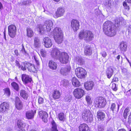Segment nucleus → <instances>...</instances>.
I'll list each match as a JSON object with an SVG mask.
<instances>
[{"mask_svg":"<svg viewBox=\"0 0 131 131\" xmlns=\"http://www.w3.org/2000/svg\"><path fill=\"white\" fill-rule=\"evenodd\" d=\"M9 107V104L8 103L4 102L0 106V112L4 113L8 111Z\"/></svg>","mask_w":131,"mask_h":131,"instance_id":"16","label":"nucleus"},{"mask_svg":"<svg viewBox=\"0 0 131 131\" xmlns=\"http://www.w3.org/2000/svg\"><path fill=\"white\" fill-rule=\"evenodd\" d=\"M73 94L76 98L80 99L84 95L85 92L82 89L77 88L74 90Z\"/></svg>","mask_w":131,"mask_h":131,"instance_id":"7","label":"nucleus"},{"mask_svg":"<svg viewBox=\"0 0 131 131\" xmlns=\"http://www.w3.org/2000/svg\"><path fill=\"white\" fill-rule=\"evenodd\" d=\"M118 81V79L116 77H114L112 80V82H116Z\"/></svg>","mask_w":131,"mask_h":131,"instance_id":"56","label":"nucleus"},{"mask_svg":"<svg viewBox=\"0 0 131 131\" xmlns=\"http://www.w3.org/2000/svg\"><path fill=\"white\" fill-rule=\"evenodd\" d=\"M80 26L79 23L77 20L73 19L71 22V27L74 31H77L79 29Z\"/></svg>","mask_w":131,"mask_h":131,"instance_id":"15","label":"nucleus"},{"mask_svg":"<svg viewBox=\"0 0 131 131\" xmlns=\"http://www.w3.org/2000/svg\"><path fill=\"white\" fill-rule=\"evenodd\" d=\"M106 131H114L112 128H109L107 129Z\"/></svg>","mask_w":131,"mask_h":131,"instance_id":"63","label":"nucleus"},{"mask_svg":"<svg viewBox=\"0 0 131 131\" xmlns=\"http://www.w3.org/2000/svg\"><path fill=\"white\" fill-rule=\"evenodd\" d=\"M53 23L51 20H47L45 23L44 25H40L39 26L40 31L41 32V31L46 30L47 31H50L52 28Z\"/></svg>","mask_w":131,"mask_h":131,"instance_id":"3","label":"nucleus"},{"mask_svg":"<svg viewBox=\"0 0 131 131\" xmlns=\"http://www.w3.org/2000/svg\"><path fill=\"white\" fill-rule=\"evenodd\" d=\"M29 1L27 0H24V1L23 2V4L24 5H25L28 4H29Z\"/></svg>","mask_w":131,"mask_h":131,"instance_id":"55","label":"nucleus"},{"mask_svg":"<svg viewBox=\"0 0 131 131\" xmlns=\"http://www.w3.org/2000/svg\"><path fill=\"white\" fill-rule=\"evenodd\" d=\"M58 117L59 119L61 121H64L65 120L64 114L63 113H60L58 114Z\"/></svg>","mask_w":131,"mask_h":131,"instance_id":"40","label":"nucleus"},{"mask_svg":"<svg viewBox=\"0 0 131 131\" xmlns=\"http://www.w3.org/2000/svg\"><path fill=\"white\" fill-rule=\"evenodd\" d=\"M64 100L66 102H70L71 100V97L70 95H67L65 96Z\"/></svg>","mask_w":131,"mask_h":131,"instance_id":"44","label":"nucleus"},{"mask_svg":"<svg viewBox=\"0 0 131 131\" xmlns=\"http://www.w3.org/2000/svg\"><path fill=\"white\" fill-rule=\"evenodd\" d=\"M52 96L54 99H59L60 96L61 94L59 90L57 89L54 90L52 92Z\"/></svg>","mask_w":131,"mask_h":131,"instance_id":"23","label":"nucleus"},{"mask_svg":"<svg viewBox=\"0 0 131 131\" xmlns=\"http://www.w3.org/2000/svg\"><path fill=\"white\" fill-rule=\"evenodd\" d=\"M21 52H22V53L23 54H26V52L25 49V48H24V46L23 45V46L22 47V49H21Z\"/></svg>","mask_w":131,"mask_h":131,"instance_id":"54","label":"nucleus"},{"mask_svg":"<svg viewBox=\"0 0 131 131\" xmlns=\"http://www.w3.org/2000/svg\"><path fill=\"white\" fill-rule=\"evenodd\" d=\"M49 68L52 70H56L57 68V63L52 60H50L48 63Z\"/></svg>","mask_w":131,"mask_h":131,"instance_id":"27","label":"nucleus"},{"mask_svg":"<svg viewBox=\"0 0 131 131\" xmlns=\"http://www.w3.org/2000/svg\"><path fill=\"white\" fill-rule=\"evenodd\" d=\"M65 12L64 9L62 7L59 8L56 13V18L62 16Z\"/></svg>","mask_w":131,"mask_h":131,"instance_id":"24","label":"nucleus"},{"mask_svg":"<svg viewBox=\"0 0 131 131\" xmlns=\"http://www.w3.org/2000/svg\"><path fill=\"white\" fill-rule=\"evenodd\" d=\"M21 80L23 83L25 85H26L28 83H31L32 81V78L31 77L25 74L22 75Z\"/></svg>","mask_w":131,"mask_h":131,"instance_id":"11","label":"nucleus"},{"mask_svg":"<svg viewBox=\"0 0 131 131\" xmlns=\"http://www.w3.org/2000/svg\"><path fill=\"white\" fill-rule=\"evenodd\" d=\"M54 37L56 42L60 44L63 41V34L61 29L58 27L55 28L53 31Z\"/></svg>","mask_w":131,"mask_h":131,"instance_id":"2","label":"nucleus"},{"mask_svg":"<svg viewBox=\"0 0 131 131\" xmlns=\"http://www.w3.org/2000/svg\"><path fill=\"white\" fill-rule=\"evenodd\" d=\"M103 27V31L107 35L113 37L116 35L117 32L116 28L110 21L105 22Z\"/></svg>","mask_w":131,"mask_h":131,"instance_id":"1","label":"nucleus"},{"mask_svg":"<svg viewBox=\"0 0 131 131\" xmlns=\"http://www.w3.org/2000/svg\"><path fill=\"white\" fill-rule=\"evenodd\" d=\"M79 131H90L89 128L86 124H81L79 127Z\"/></svg>","mask_w":131,"mask_h":131,"instance_id":"25","label":"nucleus"},{"mask_svg":"<svg viewBox=\"0 0 131 131\" xmlns=\"http://www.w3.org/2000/svg\"><path fill=\"white\" fill-rule=\"evenodd\" d=\"M128 30L129 31L130 33H131V25H130L129 27L128 28Z\"/></svg>","mask_w":131,"mask_h":131,"instance_id":"64","label":"nucleus"},{"mask_svg":"<svg viewBox=\"0 0 131 131\" xmlns=\"http://www.w3.org/2000/svg\"><path fill=\"white\" fill-rule=\"evenodd\" d=\"M34 58L35 59L36 64L38 66L39 65V62L38 59L36 56H34Z\"/></svg>","mask_w":131,"mask_h":131,"instance_id":"49","label":"nucleus"},{"mask_svg":"<svg viewBox=\"0 0 131 131\" xmlns=\"http://www.w3.org/2000/svg\"><path fill=\"white\" fill-rule=\"evenodd\" d=\"M123 5L125 9H127V10H129L130 9L129 6L127 5L126 2H123Z\"/></svg>","mask_w":131,"mask_h":131,"instance_id":"47","label":"nucleus"},{"mask_svg":"<svg viewBox=\"0 0 131 131\" xmlns=\"http://www.w3.org/2000/svg\"><path fill=\"white\" fill-rule=\"evenodd\" d=\"M94 85V83L92 81L87 82L84 84L85 88L87 90H91L93 88Z\"/></svg>","mask_w":131,"mask_h":131,"instance_id":"19","label":"nucleus"},{"mask_svg":"<svg viewBox=\"0 0 131 131\" xmlns=\"http://www.w3.org/2000/svg\"><path fill=\"white\" fill-rule=\"evenodd\" d=\"M36 110H31L27 111L25 113L26 118L28 119H33L34 117L35 114L36 113Z\"/></svg>","mask_w":131,"mask_h":131,"instance_id":"14","label":"nucleus"},{"mask_svg":"<svg viewBox=\"0 0 131 131\" xmlns=\"http://www.w3.org/2000/svg\"><path fill=\"white\" fill-rule=\"evenodd\" d=\"M85 100L87 102L88 105H91L92 101L91 100V97L89 95L86 96L85 97Z\"/></svg>","mask_w":131,"mask_h":131,"instance_id":"41","label":"nucleus"},{"mask_svg":"<svg viewBox=\"0 0 131 131\" xmlns=\"http://www.w3.org/2000/svg\"><path fill=\"white\" fill-rule=\"evenodd\" d=\"M26 67H27L28 70L30 72H35L36 71V69L35 65L28 62H26L25 64Z\"/></svg>","mask_w":131,"mask_h":131,"instance_id":"20","label":"nucleus"},{"mask_svg":"<svg viewBox=\"0 0 131 131\" xmlns=\"http://www.w3.org/2000/svg\"><path fill=\"white\" fill-rule=\"evenodd\" d=\"M69 56L67 53L62 52L61 53L59 59L60 62L62 63L66 64L69 61Z\"/></svg>","mask_w":131,"mask_h":131,"instance_id":"10","label":"nucleus"},{"mask_svg":"<svg viewBox=\"0 0 131 131\" xmlns=\"http://www.w3.org/2000/svg\"><path fill=\"white\" fill-rule=\"evenodd\" d=\"M84 53L86 56H90L91 55L92 53V50L90 46L89 45L85 46L84 48Z\"/></svg>","mask_w":131,"mask_h":131,"instance_id":"22","label":"nucleus"},{"mask_svg":"<svg viewBox=\"0 0 131 131\" xmlns=\"http://www.w3.org/2000/svg\"><path fill=\"white\" fill-rule=\"evenodd\" d=\"M73 85L76 87H78L80 85V83L77 79L75 78H73L72 80Z\"/></svg>","mask_w":131,"mask_h":131,"instance_id":"32","label":"nucleus"},{"mask_svg":"<svg viewBox=\"0 0 131 131\" xmlns=\"http://www.w3.org/2000/svg\"><path fill=\"white\" fill-rule=\"evenodd\" d=\"M75 61L77 64L81 65L83 64L84 63L83 59L80 56H77L75 59Z\"/></svg>","mask_w":131,"mask_h":131,"instance_id":"31","label":"nucleus"},{"mask_svg":"<svg viewBox=\"0 0 131 131\" xmlns=\"http://www.w3.org/2000/svg\"><path fill=\"white\" fill-rule=\"evenodd\" d=\"M51 129H46L45 131H58L56 124L53 120L51 122Z\"/></svg>","mask_w":131,"mask_h":131,"instance_id":"35","label":"nucleus"},{"mask_svg":"<svg viewBox=\"0 0 131 131\" xmlns=\"http://www.w3.org/2000/svg\"><path fill=\"white\" fill-rule=\"evenodd\" d=\"M112 89L114 91H116L117 90V87L115 83H112Z\"/></svg>","mask_w":131,"mask_h":131,"instance_id":"48","label":"nucleus"},{"mask_svg":"<svg viewBox=\"0 0 131 131\" xmlns=\"http://www.w3.org/2000/svg\"><path fill=\"white\" fill-rule=\"evenodd\" d=\"M100 13V12L99 11V10L98 9H96L95 10V13L96 15H99V13Z\"/></svg>","mask_w":131,"mask_h":131,"instance_id":"59","label":"nucleus"},{"mask_svg":"<svg viewBox=\"0 0 131 131\" xmlns=\"http://www.w3.org/2000/svg\"><path fill=\"white\" fill-rule=\"evenodd\" d=\"M61 52L59 49L57 47L54 48H52L51 52V57L55 60L58 59Z\"/></svg>","mask_w":131,"mask_h":131,"instance_id":"6","label":"nucleus"},{"mask_svg":"<svg viewBox=\"0 0 131 131\" xmlns=\"http://www.w3.org/2000/svg\"><path fill=\"white\" fill-rule=\"evenodd\" d=\"M116 104L114 103H112L111 104L110 108L113 112L116 111Z\"/></svg>","mask_w":131,"mask_h":131,"instance_id":"46","label":"nucleus"},{"mask_svg":"<svg viewBox=\"0 0 131 131\" xmlns=\"http://www.w3.org/2000/svg\"><path fill=\"white\" fill-rule=\"evenodd\" d=\"M33 45L35 48H39L40 46V40L38 37H35L34 38V42Z\"/></svg>","mask_w":131,"mask_h":131,"instance_id":"30","label":"nucleus"},{"mask_svg":"<svg viewBox=\"0 0 131 131\" xmlns=\"http://www.w3.org/2000/svg\"><path fill=\"white\" fill-rule=\"evenodd\" d=\"M130 111V109L129 107H127L126 108L124 111L123 116L125 119L127 117V116L128 114V112Z\"/></svg>","mask_w":131,"mask_h":131,"instance_id":"39","label":"nucleus"},{"mask_svg":"<svg viewBox=\"0 0 131 131\" xmlns=\"http://www.w3.org/2000/svg\"><path fill=\"white\" fill-rule=\"evenodd\" d=\"M104 129L103 126L100 125L98 127V131H104Z\"/></svg>","mask_w":131,"mask_h":131,"instance_id":"52","label":"nucleus"},{"mask_svg":"<svg viewBox=\"0 0 131 131\" xmlns=\"http://www.w3.org/2000/svg\"><path fill=\"white\" fill-rule=\"evenodd\" d=\"M45 46L47 48H50L52 46V44L51 39L49 38L46 37L43 39Z\"/></svg>","mask_w":131,"mask_h":131,"instance_id":"17","label":"nucleus"},{"mask_svg":"<svg viewBox=\"0 0 131 131\" xmlns=\"http://www.w3.org/2000/svg\"><path fill=\"white\" fill-rule=\"evenodd\" d=\"M62 83L63 86H66L69 84V82L67 80H64L62 81Z\"/></svg>","mask_w":131,"mask_h":131,"instance_id":"45","label":"nucleus"},{"mask_svg":"<svg viewBox=\"0 0 131 131\" xmlns=\"http://www.w3.org/2000/svg\"><path fill=\"white\" fill-rule=\"evenodd\" d=\"M101 54L104 57H105L107 55V53L104 51H102L101 52Z\"/></svg>","mask_w":131,"mask_h":131,"instance_id":"53","label":"nucleus"},{"mask_svg":"<svg viewBox=\"0 0 131 131\" xmlns=\"http://www.w3.org/2000/svg\"><path fill=\"white\" fill-rule=\"evenodd\" d=\"M93 35L92 32L88 30L84 40L86 42H89L93 40Z\"/></svg>","mask_w":131,"mask_h":131,"instance_id":"18","label":"nucleus"},{"mask_svg":"<svg viewBox=\"0 0 131 131\" xmlns=\"http://www.w3.org/2000/svg\"><path fill=\"white\" fill-rule=\"evenodd\" d=\"M14 52L15 53V54L16 56H18L19 55V53L18 52V51L17 50H16L14 51Z\"/></svg>","mask_w":131,"mask_h":131,"instance_id":"60","label":"nucleus"},{"mask_svg":"<svg viewBox=\"0 0 131 131\" xmlns=\"http://www.w3.org/2000/svg\"><path fill=\"white\" fill-rule=\"evenodd\" d=\"M88 30H82L80 31L79 34V37L80 39H82L85 38Z\"/></svg>","mask_w":131,"mask_h":131,"instance_id":"33","label":"nucleus"},{"mask_svg":"<svg viewBox=\"0 0 131 131\" xmlns=\"http://www.w3.org/2000/svg\"><path fill=\"white\" fill-rule=\"evenodd\" d=\"M71 67L70 66H67L61 68L59 70L60 73L62 75H66L70 72Z\"/></svg>","mask_w":131,"mask_h":131,"instance_id":"13","label":"nucleus"},{"mask_svg":"<svg viewBox=\"0 0 131 131\" xmlns=\"http://www.w3.org/2000/svg\"><path fill=\"white\" fill-rule=\"evenodd\" d=\"M17 125L19 128L23 129L25 126L26 124L23 122L21 120H19L17 121Z\"/></svg>","mask_w":131,"mask_h":131,"instance_id":"36","label":"nucleus"},{"mask_svg":"<svg viewBox=\"0 0 131 131\" xmlns=\"http://www.w3.org/2000/svg\"><path fill=\"white\" fill-rule=\"evenodd\" d=\"M126 95H127L128 96H130L131 95V93L130 91V90H128L126 92Z\"/></svg>","mask_w":131,"mask_h":131,"instance_id":"61","label":"nucleus"},{"mask_svg":"<svg viewBox=\"0 0 131 131\" xmlns=\"http://www.w3.org/2000/svg\"><path fill=\"white\" fill-rule=\"evenodd\" d=\"M93 115L89 110H85L83 111L82 117L84 121L90 122L93 120Z\"/></svg>","mask_w":131,"mask_h":131,"instance_id":"5","label":"nucleus"},{"mask_svg":"<svg viewBox=\"0 0 131 131\" xmlns=\"http://www.w3.org/2000/svg\"><path fill=\"white\" fill-rule=\"evenodd\" d=\"M26 62H23V65H20L19 68H20L23 71L26 70V68H27V67H25V64Z\"/></svg>","mask_w":131,"mask_h":131,"instance_id":"43","label":"nucleus"},{"mask_svg":"<svg viewBox=\"0 0 131 131\" xmlns=\"http://www.w3.org/2000/svg\"><path fill=\"white\" fill-rule=\"evenodd\" d=\"M97 117L100 120H103L105 117V113L101 111H99L97 113Z\"/></svg>","mask_w":131,"mask_h":131,"instance_id":"34","label":"nucleus"},{"mask_svg":"<svg viewBox=\"0 0 131 131\" xmlns=\"http://www.w3.org/2000/svg\"><path fill=\"white\" fill-rule=\"evenodd\" d=\"M15 103L16 107L17 109L20 110L22 108L23 104L19 97H16Z\"/></svg>","mask_w":131,"mask_h":131,"instance_id":"21","label":"nucleus"},{"mask_svg":"<svg viewBox=\"0 0 131 131\" xmlns=\"http://www.w3.org/2000/svg\"><path fill=\"white\" fill-rule=\"evenodd\" d=\"M40 52L41 54H43L45 53V51L43 49H41L40 50Z\"/></svg>","mask_w":131,"mask_h":131,"instance_id":"62","label":"nucleus"},{"mask_svg":"<svg viewBox=\"0 0 131 131\" xmlns=\"http://www.w3.org/2000/svg\"><path fill=\"white\" fill-rule=\"evenodd\" d=\"M114 73L113 69L111 67L107 69L106 72V74L107 78L110 79L112 77Z\"/></svg>","mask_w":131,"mask_h":131,"instance_id":"28","label":"nucleus"},{"mask_svg":"<svg viewBox=\"0 0 131 131\" xmlns=\"http://www.w3.org/2000/svg\"><path fill=\"white\" fill-rule=\"evenodd\" d=\"M38 115L39 117L44 122L46 123L47 122L48 114L46 112L42 111H40L38 113Z\"/></svg>","mask_w":131,"mask_h":131,"instance_id":"12","label":"nucleus"},{"mask_svg":"<svg viewBox=\"0 0 131 131\" xmlns=\"http://www.w3.org/2000/svg\"><path fill=\"white\" fill-rule=\"evenodd\" d=\"M16 27L14 25H11L8 26V34L11 37H15L16 34Z\"/></svg>","mask_w":131,"mask_h":131,"instance_id":"9","label":"nucleus"},{"mask_svg":"<svg viewBox=\"0 0 131 131\" xmlns=\"http://www.w3.org/2000/svg\"><path fill=\"white\" fill-rule=\"evenodd\" d=\"M106 6L108 8H111V4L110 2V1H109L108 2H107L105 4Z\"/></svg>","mask_w":131,"mask_h":131,"instance_id":"51","label":"nucleus"},{"mask_svg":"<svg viewBox=\"0 0 131 131\" xmlns=\"http://www.w3.org/2000/svg\"><path fill=\"white\" fill-rule=\"evenodd\" d=\"M4 91L5 94L8 96H10V92L9 88H5L4 89Z\"/></svg>","mask_w":131,"mask_h":131,"instance_id":"42","label":"nucleus"},{"mask_svg":"<svg viewBox=\"0 0 131 131\" xmlns=\"http://www.w3.org/2000/svg\"><path fill=\"white\" fill-rule=\"evenodd\" d=\"M6 131H13V130L10 128L8 127L7 128Z\"/></svg>","mask_w":131,"mask_h":131,"instance_id":"58","label":"nucleus"},{"mask_svg":"<svg viewBox=\"0 0 131 131\" xmlns=\"http://www.w3.org/2000/svg\"><path fill=\"white\" fill-rule=\"evenodd\" d=\"M27 36L29 37H32L34 35V33L31 28H28L27 29Z\"/></svg>","mask_w":131,"mask_h":131,"instance_id":"37","label":"nucleus"},{"mask_svg":"<svg viewBox=\"0 0 131 131\" xmlns=\"http://www.w3.org/2000/svg\"><path fill=\"white\" fill-rule=\"evenodd\" d=\"M119 47L121 51L123 52L126 51L127 49L126 43L124 41L120 43Z\"/></svg>","mask_w":131,"mask_h":131,"instance_id":"29","label":"nucleus"},{"mask_svg":"<svg viewBox=\"0 0 131 131\" xmlns=\"http://www.w3.org/2000/svg\"><path fill=\"white\" fill-rule=\"evenodd\" d=\"M20 95L21 97L25 100L27 99L29 96V95L27 92L24 90H22L20 91Z\"/></svg>","mask_w":131,"mask_h":131,"instance_id":"26","label":"nucleus"},{"mask_svg":"<svg viewBox=\"0 0 131 131\" xmlns=\"http://www.w3.org/2000/svg\"><path fill=\"white\" fill-rule=\"evenodd\" d=\"M94 103L95 106L99 108L104 107L106 104L105 99L102 97H98L95 99Z\"/></svg>","mask_w":131,"mask_h":131,"instance_id":"4","label":"nucleus"},{"mask_svg":"<svg viewBox=\"0 0 131 131\" xmlns=\"http://www.w3.org/2000/svg\"><path fill=\"white\" fill-rule=\"evenodd\" d=\"M11 84L12 87L16 91H18L19 90L18 85L16 82H13Z\"/></svg>","mask_w":131,"mask_h":131,"instance_id":"38","label":"nucleus"},{"mask_svg":"<svg viewBox=\"0 0 131 131\" xmlns=\"http://www.w3.org/2000/svg\"><path fill=\"white\" fill-rule=\"evenodd\" d=\"M38 103L40 104H42L43 102V99L40 96H39Z\"/></svg>","mask_w":131,"mask_h":131,"instance_id":"50","label":"nucleus"},{"mask_svg":"<svg viewBox=\"0 0 131 131\" xmlns=\"http://www.w3.org/2000/svg\"><path fill=\"white\" fill-rule=\"evenodd\" d=\"M15 63H16V66L19 67V66H20V65L18 61L17 60H16Z\"/></svg>","mask_w":131,"mask_h":131,"instance_id":"57","label":"nucleus"},{"mask_svg":"<svg viewBox=\"0 0 131 131\" xmlns=\"http://www.w3.org/2000/svg\"><path fill=\"white\" fill-rule=\"evenodd\" d=\"M75 73L77 76L80 78H83L86 75L85 70L81 67H79L75 69Z\"/></svg>","mask_w":131,"mask_h":131,"instance_id":"8","label":"nucleus"}]
</instances>
